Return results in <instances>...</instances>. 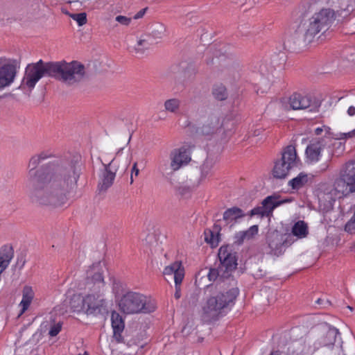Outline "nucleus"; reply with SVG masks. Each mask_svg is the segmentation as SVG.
I'll return each mask as SVG.
<instances>
[{
	"label": "nucleus",
	"mask_w": 355,
	"mask_h": 355,
	"mask_svg": "<svg viewBox=\"0 0 355 355\" xmlns=\"http://www.w3.org/2000/svg\"><path fill=\"white\" fill-rule=\"evenodd\" d=\"M49 156L44 153L33 156L28 162L27 187L32 200L40 205L60 207L69 200L80 175L76 162L60 161L37 169Z\"/></svg>",
	"instance_id": "obj_1"
},
{
	"label": "nucleus",
	"mask_w": 355,
	"mask_h": 355,
	"mask_svg": "<svg viewBox=\"0 0 355 355\" xmlns=\"http://www.w3.org/2000/svg\"><path fill=\"white\" fill-rule=\"evenodd\" d=\"M85 75V67L76 61L67 62H48L40 60L35 63L28 64L18 89L31 93L37 83L44 76L58 79L68 85L79 82Z\"/></svg>",
	"instance_id": "obj_2"
},
{
	"label": "nucleus",
	"mask_w": 355,
	"mask_h": 355,
	"mask_svg": "<svg viewBox=\"0 0 355 355\" xmlns=\"http://www.w3.org/2000/svg\"><path fill=\"white\" fill-rule=\"evenodd\" d=\"M355 193V160L345 162L332 184H322L317 191L319 206L323 211L333 207L335 201Z\"/></svg>",
	"instance_id": "obj_3"
},
{
	"label": "nucleus",
	"mask_w": 355,
	"mask_h": 355,
	"mask_svg": "<svg viewBox=\"0 0 355 355\" xmlns=\"http://www.w3.org/2000/svg\"><path fill=\"white\" fill-rule=\"evenodd\" d=\"M105 287V282L101 263L92 264L86 271L85 288L89 293L82 300V309L87 314L100 313L106 306Z\"/></svg>",
	"instance_id": "obj_4"
},
{
	"label": "nucleus",
	"mask_w": 355,
	"mask_h": 355,
	"mask_svg": "<svg viewBox=\"0 0 355 355\" xmlns=\"http://www.w3.org/2000/svg\"><path fill=\"white\" fill-rule=\"evenodd\" d=\"M333 24H299L293 33L284 42L285 50L291 53H300L315 44L322 35L333 28Z\"/></svg>",
	"instance_id": "obj_5"
},
{
	"label": "nucleus",
	"mask_w": 355,
	"mask_h": 355,
	"mask_svg": "<svg viewBox=\"0 0 355 355\" xmlns=\"http://www.w3.org/2000/svg\"><path fill=\"white\" fill-rule=\"evenodd\" d=\"M205 292L209 293V296L202 306V318L206 322L215 321L225 315L234 305L239 295L236 288L221 291L213 285L207 286Z\"/></svg>",
	"instance_id": "obj_6"
},
{
	"label": "nucleus",
	"mask_w": 355,
	"mask_h": 355,
	"mask_svg": "<svg viewBox=\"0 0 355 355\" xmlns=\"http://www.w3.org/2000/svg\"><path fill=\"white\" fill-rule=\"evenodd\" d=\"M121 312L127 315L150 313L155 311L156 303L144 295L128 291L123 295L118 302Z\"/></svg>",
	"instance_id": "obj_7"
},
{
	"label": "nucleus",
	"mask_w": 355,
	"mask_h": 355,
	"mask_svg": "<svg viewBox=\"0 0 355 355\" xmlns=\"http://www.w3.org/2000/svg\"><path fill=\"white\" fill-rule=\"evenodd\" d=\"M170 164H160L158 169L163 176L167 177L187 165L191 160V149L189 146H182L172 150L169 155Z\"/></svg>",
	"instance_id": "obj_8"
},
{
	"label": "nucleus",
	"mask_w": 355,
	"mask_h": 355,
	"mask_svg": "<svg viewBox=\"0 0 355 355\" xmlns=\"http://www.w3.org/2000/svg\"><path fill=\"white\" fill-rule=\"evenodd\" d=\"M300 165V159L297 155L295 147L289 145L284 149L282 158L275 162L273 175L277 178H284L290 171L298 168Z\"/></svg>",
	"instance_id": "obj_9"
},
{
	"label": "nucleus",
	"mask_w": 355,
	"mask_h": 355,
	"mask_svg": "<svg viewBox=\"0 0 355 355\" xmlns=\"http://www.w3.org/2000/svg\"><path fill=\"white\" fill-rule=\"evenodd\" d=\"M154 44L155 42L148 33L139 32L128 38V50L135 57L142 58L148 55Z\"/></svg>",
	"instance_id": "obj_10"
},
{
	"label": "nucleus",
	"mask_w": 355,
	"mask_h": 355,
	"mask_svg": "<svg viewBox=\"0 0 355 355\" xmlns=\"http://www.w3.org/2000/svg\"><path fill=\"white\" fill-rule=\"evenodd\" d=\"M19 65L16 60L0 57V92L10 87L15 80Z\"/></svg>",
	"instance_id": "obj_11"
},
{
	"label": "nucleus",
	"mask_w": 355,
	"mask_h": 355,
	"mask_svg": "<svg viewBox=\"0 0 355 355\" xmlns=\"http://www.w3.org/2000/svg\"><path fill=\"white\" fill-rule=\"evenodd\" d=\"M266 242L269 251L268 254L279 257L292 244L291 236L277 230L268 232Z\"/></svg>",
	"instance_id": "obj_12"
},
{
	"label": "nucleus",
	"mask_w": 355,
	"mask_h": 355,
	"mask_svg": "<svg viewBox=\"0 0 355 355\" xmlns=\"http://www.w3.org/2000/svg\"><path fill=\"white\" fill-rule=\"evenodd\" d=\"M293 110H307L310 112H317L321 105L319 100L300 94H293L288 100Z\"/></svg>",
	"instance_id": "obj_13"
},
{
	"label": "nucleus",
	"mask_w": 355,
	"mask_h": 355,
	"mask_svg": "<svg viewBox=\"0 0 355 355\" xmlns=\"http://www.w3.org/2000/svg\"><path fill=\"white\" fill-rule=\"evenodd\" d=\"M329 137L327 136L321 138L313 139L305 150L306 161L309 164L318 162L322 156V152L328 144Z\"/></svg>",
	"instance_id": "obj_14"
},
{
	"label": "nucleus",
	"mask_w": 355,
	"mask_h": 355,
	"mask_svg": "<svg viewBox=\"0 0 355 355\" xmlns=\"http://www.w3.org/2000/svg\"><path fill=\"white\" fill-rule=\"evenodd\" d=\"M288 202V200H280L276 196H269L261 202V206L256 207L250 211V216H259L268 217L272 215L273 210L278 206Z\"/></svg>",
	"instance_id": "obj_15"
},
{
	"label": "nucleus",
	"mask_w": 355,
	"mask_h": 355,
	"mask_svg": "<svg viewBox=\"0 0 355 355\" xmlns=\"http://www.w3.org/2000/svg\"><path fill=\"white\" fill-rule=\"evenodd\" d=\"M104 170L102 171L98 182V189L100 191H106L110 188L115 179L117 168L114 165L113 159L109 164H105Z\"/></svg>",
	"instance_id": "obj_16"
},
{
	"label": "nucleus",
	"mask_w": 355,
	"mask_h": 355,
	"mask_svg": "<svg viewBox=\"0 0 355 355\" xmlns=\"http://www.w3.org/2000/svg\"><path fill=\"white\" fill-rule=\"evenodd\" d=\"M259 71L262 76L261 81L259 83V88L257 90L259 94H264L270 89L271 83L273 82V72L275 68L268 66L267 63H261L259 65Z\"/></svg>",
	"instance_id": "obj_17"
},
{
	"label": "nucleus",
	"mask_w": 355,
	"mask_h": 355,
	"mask_svg": "<svg viewBox=\"0 0 355 355\" xmlns=\"http://www.w3.org/2000/svg\"><path fill=\"white\" fill-rule=\"evenodd\" d=\"M218 255L221 268H225L227 271H231L236 268L237 265L236 257L228 246L220 247Z\"/></svg>",
	"instance_id": "obj_18"
},
{
	"label": "nucleus",
	"mask_w": 355,
	"mask_h": 355,
	"mask_svg": "<svg viewBox=\"0 0 355 355\" xmlns=\"http://www.w3.org/2000/svg\"><path fill=\"white\" fill-rule=\"evenodd\" d=\"M164 276H173L174 282H182L185 270L182 261H175L166 266L162 272Z\"/></svg>",
	"instance_id": "obj_19"
},
{
	"label": "nucleus",
	"mask_w": 355,
	"mask_h": 355,
	"mask_svg": "<svg viewBox=\"0 0 355 355\" xmlns=\"http://www.w3.org/2000/svg\"><path fill=\"white\" fill-rule=\"evenodd\" d=\"M111 323L113 329L114 338L117 342L122 341L121 333L123 332L125 324L122 316L116 311L112 312Z\"/></svg>",
	"instance_id": "obj_20"
},
{
	"label": "nucleus",
	"mask_w": 355,
	"mask_h": 355,
	"mask_svg": "<svg viewBox=\"0 0 355 355\" xmlns=\"http://www.w3.org/2000/svg\"><path fill=\"white\" fill-rule=\"evenodd\" d=\"M35 293L33 288L30 286H25L22 290V299L19 304L21 308L19 317L23 315L29 308Z\"/></svg>",
	"instance_id": "obj_21"
},
{
	"label": "nucleus",
	"mask_w": 355,
	"mask_h": 355,
	"mask_svg": "<svg viewBox=\"0 0 355 355\" xmlns=\"http://www.w3.org/2000/svg\"><path fill=\"white\" fill-rule=\"evenodd\" d=\"M244 216L243 211L241 209L234 207L227 209L224 213L223 216V221L225 225L232 226L239 218Z\"/></svg>",
	"instance_id": "obj_22"
},
{
	"label": "nucleus",
	"mask_w": 355,
	"mask_h": 355,
	"mask_svg": "<svg viewBox=\"0 0 355 355\" xmlns=\"http://www.w3.org/2000/svg\"><path fill=\"white\" fill-rule=\"evenodd\" d=\"M14 255L12 248L4 245L0 249V275L9 266Z\"/></svg>",
	"instance_id": "obj_23"
},
{
	"label": "nucleus",
	"mask_w": 355,
	"mask_h": 355,
	"mask_svg": "<svg viewBox=\"0 0 355 355\" xmlns=\"http://www.w3.org/2000/svg\"><path fill=\"white\" fill-rule=\"evenodd\" d=\"M259 227L257 225L250 227L245 231L237 232L234 237V243L237 245H241L245 240H250L258 234Z\"/></svg>",
	"instance_id": "obj_24"
},
{
	"label": "nucleus",
	"mask_w": 355,
	"mask_h": 355,
	"mask_svg": "<svg viewBox=\"0 0 355 355\" xmlns=\"http://www.w3.org/2000/svg\"><path fill=\"white\" fill-rule=\"evenodd\" d=\"M220 126V121L217 116H211L207 119L202 126L198 130L200 134L209 135L213 134Z\"/></svg>",
	"instance_id": "obj_25"
},
{
	"label": "nucleus",
	"mask_w": 355,
	"mask_h": 355,
	"mask_svg": "<svg viewBox=\"0 0 355 355\" xmlns=\"http://www.w3.org/2000/svg\"><path fill=\"white\" fill-rule=\"evenodd\" d=\"M336 19V13L331 8H322L313 16V22H331Z\"/></svg>",
	"instance_id": "obj_26"
},
{
	"label": "nucleus",
	"mask_w": 355,
	"mask_h": 355,
	"mask_svg": "<svg viewBox=\"0 0 355 355\" xmlns=\"http://www.w3.org/2000/svg\"><path fill=\"white\" fill-rule=\"evenodd\" d=\"M215 162L211 158L205 159L200 167V179L205 180L211 178L214 175Z\"/></svg>",
	"instance_id": "obj_27"
},
{
	"label": "nucleus",
	"mask_w": 355,
	"mask_h": 355,
	"mask_svg": "<svg viewBox=\"0 0 355 355\" xmlns=\"http://www.w3.org/2000/svg\"><path fill=\"white\" fill-rule=\"evenodd\" d=\"M339 336V331L336 328H329L325 336L321 338L320 345L322 346L329 347L333 345Z\"/></svg>",
	"instance_id": "obj_28"
},
{
	"label": "nucleus",
	"mask_w": 355,
	"mask_h": 355,
	"mask_svg": "<svg viewBox=\"0 0 355 355\" xmlns=\"http://www.w3.org/2000/svg\"><path fill=\"white\" fill-rule=\"evenodd\" d=\"M292 234L298 239L306 237L309 234L308 226L304 220H298L292 227Z\"/></svg>",
	"instance_id": "obj_29"
},
{
	"label": "nucleus",
	"mask_w": 355,
	"mask_h": 355,
	"mask_svg": "<svg viewBox=\"0 0 355 355\" xmlns=\"http://www.w3.org/2000/svg\"><path fill=\"white\" fill-rule=\"evenodd\" d=\"M181 103V100L178 98L167 99L164 103V110L167 112L176 114L180 110Z\"/></svg>",
	"instance_id": "obj_30"
},
{
	"label": "nucleus",
	"mask_w": 355,
	"mask_h": 355,
	"mask_svg": "<svg viewBox=\"0 0 355 355\" xmlns=\"http://www.w3.org/2000/svg\"><path fill=\"white\" fill-rule=\"evenodd\" d=\"M147 33L150 34L153 42L155 39L162 38L166 33L164 24H152Z\"/></svg>",
	"instance_id": "obj_31"
},
{
	"label": "nucleus",
	"mask_w": 355,
	"mask_h": 355,
	"mask_svg": "<svg viewBox=\"0 0 355 355\" xmlns=\"http://www.w3.org/2000/svg\"><path fill=\"white\" fill-rule=\"evenodd\" d=\"M214 232L209 230L208 232H205V241L207 243H210L212 247L218 245L219 241L218 232L220 230V227L218 224H214Z\"/></svg>",
	"instance_id": "obj_32"
},
{
	"label": "nucleus",
	"mask_w": 355,
	"mask_h": 355,
	"mask_svg": "<svg viewBox=\"0 0 355 355\" xmlns=\"http://www.w3.org/2000/svg\"><path fill=\"white\" fill-rule=\"evenodd\" d=\"M307 181V175L304 173H300L297 177L290 180L289 185L294 189H299L302 187Z\"/></svg>",
	"instance_id": "obj_33"
},
{
	"label": "nucleus",
	"mask_w": 355,
	"mask_h": 355,
	"mask_svg": "<svg viewBox=\"0 0 355 355\" xmlns=\"http://www.w3.org/2000/svg\"><path fill=\"white\" fill-rule=\"evenodd\" d=\"M213 95L217 100L223 101L227 98V92L225 87L221 84L216 85L213 88Z\"/></svg>",
	"instance_id": "obj_34"
},
{
	"label": "nucleus",
	"mask_w": 355,
	"mask_h": 355,
	"mask_svg": "<svg viewBox=\"0 0 355 355\" xmlns=\"http://www.w3.org/2000/svg\"><path fill=\"white\" fill-rule=\"evenodd\" d=\"M148 8H144L139 11H138L134 16L131 17H127L122 15H119L116 17V21L117 22H130L132 19L137 20L141 19L144 15L146 14Z\"/></svg>",
	"instance_id": "obj_35"
},
{
	"label": "nucleus",
	"mask_w": 355,
	"mask_h": 355,
	"mask_svg": "<svg viewBox=\"0 0 355 355\" xmlns=\"http://www.w3.org/2000/svg\"><path fill=\"white\" fill-rule=\"evenodd\" d=\"M340 28L341 33L345 35H354L355 34V24H341Z\"/></svg>",
	"instance_id": "obj_36"
},
{
	"label": "nucleus",
	"mask_w": 355,
	"mask_h": 355,
	"mask_svg": "<svg viewBox=\"0 0 355 355\" xmlns=\"http://www.w3.org/2000/svg\"><path fill=\"white\" fill-rule=\"evenodd\" d=\"M62 329V324L61 323H57L53 325H52L49 329V334L51 337H54L57 336Z\"/></svg>",
	"instance_id": "obj_37"
},
{
	"label": "nucleus",
	"mask_w": 355,
	"mask_h": 355,
	"mask_svg": "<svg viewBox=\"0 0 355 355\" xmlns=\"http://www.w3.org/2000/svg\"><path fill=\"white\" fill-rule=\"evenodd\" d=\"M71 17L76 22H86L87 21V15L85 12L72 14Z\"/></svg>",
	"instance_id": "obj_38"
},
{
	"label": "nucleus",
	"mask_w": 355,
	"mask_h": 355,
	"mask_svg": "<svg viewBox=\"0 0 355 355\" xmlns=\"http://www.w3.org/2000/svg\"><path fill=\"white\" fill-rule=\"evenodd\" d=\"M345 231L352 233L355 231V217H352L351 219L346 223L345 227Z\"/></svg>",
	"instance_id": "obj_39"
},
{
	"label": "nucleus",
	"mask_w": 355,
	"mask_h": 355,
	"mask_svg": "<svg viewBox=\"0 0 355 355\" xmlns=\"http://www.w3.org/2000/svg\"><path fill=\"white\" fill-rule=\"evenodd\" d=\"M219 275V271L216 268H210L207 274L209 281H215Z\"/></svg>",
	"instance_id": "obj_40"
},
{
	"label": "nucleus",
	"mask_w": 355,
	"mask_h": 355,
	"mask_svg": "<svg viewBox=\"0 0 355 355\" xmlns=\"http://www.w3.org/2000/svg\"><path fill=\"white\" fill-rule=\"evenodd\" d=\"M139 173V168H137V163H135L132 166V172H131V175H130V184H132L133 182H134V178H133V176H137Z\"/></svg>",
	"instance_id": "obj_41"
},
{
	"label": "nucleus",
	"mask_w": 355,
	"mask_h": 355,
	"mask_svg": "<svg viewBox=\"0 0 355 355\" xmlns=\"http://www.w3.org/2000/svg\"><path fill=\"white\" fill-rule=\"evenodd\" d=\"M181 284L182 282H175V292L174 294V297L176 299H179L181 297Z\"/></svg>",
	"instance_id": "obj_42"
},
{
	"label": "nucleus",
	"mask_w": 355,
	"mask_h": 355,
	"mask_svg": "<svg viewBox=\"0 0 355 355\" xmlns=\"http://www.w3.org/2000/svg\"><path fill=\"white\" fill-rule=\"evenodd\" d=\"M324 128L326 130L327 133H328V132H329V128L328 127L323 126V127H321V128H320V127H318V128H315V131H314V132H315V134L316 135H321V133L322 132V131H323Z\"/></svg>",
	"instance_id": "obj_43"
},
{
	"label": "nucleus",
	"mask_w": 355,
	"mask_h": 355,
	"mask_svg": "<svg viewBox=\"0 0 355 355\" xmlns=\"http://www.w3.org/2000/svg\"><path fill=\"white\" fill-rule=\"evenodd\" d=\"M355 135V129L351 132H349L347 133H343V137H341L342 139H345L347 137H352Z\"/></svg>",
	"instance_id": "obj_44"
},
{
	"label": "nucleus",
	"mask_w": 355,
	"mask_h": 355,
	"mask_svg": "<svg viewBox=\"0 0 355 355\" xmlns=\"http://www.w3.org/2000/svg\"><path fill=\"white\" fill-rule=\"evenodd\" d=\"M347 114L352 116L355 114V107L354 106H350L349 107L347 110Z\"/></svg>",
	"instance_id": "obj_45"
},
{
	"label": "nucleus",
	"mask_w": 355,
	"mask_h": 355,
	"mask_svg": "<svg viewBox=\"0 0 355 355\" xmlns=\"http://www.w3.org/2000/svg\"><path fill=\"white\" fill-rule=\"evenodd\" d=\"M350 51H352L351 53V58L350 60L352 61H355V49H350Z\"/></svg>",
	"instance_id": "obj_46"
},
{
	"label": "nucleus",
	"mask_w": 355,
	"mask_h": 355,
	"mask_svg": "<svg viewBox=\"0 0 355 355\" xmlns=\"http://www.w3.org/2000/svg\"><path fill=\"white\" fill-rule=\"evenodd\" d=\"M321 166H323V168H322V171H325L329 167V165L327 163L322 164Z\"/></svg>",
	"instance_id": "obj_47"
},
{
	"label": "nucleus",
	"mask_w": 355,
	"mask_h": 355,
	"mask_svg": "<svg viewBox=\"0 0 355 355\" xmlns=\"http://www.w3.org/2000/svg\"><path fill=\"white\" fill-rule=\"evenodd\" d=\"M85 24H82V23H80V24H78V27H79V29L78 30V31H82V27L83 26V25H85Z\"/></svg>",
	"instance_id": "obj_48"
},
{
	"label": "nucleus",
	"mask_w": 355,
	"mask_h": 355,
	"mask_svg": "<svg viewBox=\"0 0 355 355\" xmlns=\"http://www.w3.org/2000/svg\"><path fill=\"white\" fill-rule=\"evenodd\" d=\"M270 355H280L278 352H272Z\"/></svg>",
	"instance_id": "obj_49"
},
{
	"label": "nucleus",
	"mask_w": 355,
	"mask_h": 355,
	"mask_svg": "<svg viewBox=\"0 0 355 355\" xmlns=\"http://www.w3.org/2000/svg\"><path fill=\"white\" fill-rule=\"evenodd\" d=\"M321 301H322V300L319 298V299H318L316 300V303L318 304H321Z\"/></svg>",
	"instance_id": "obj_50"
},
{
	"label": "nucleus",
	"mask_w": 355,
	"mask_h": 355,
	"mask_svg": "<svg viewBox=\"0 0 355 355\" xmlns=\"http://www.w3.org/2000/svg\"><path fill=\"white\" fill-rule=\"evenodd\" d=\"M347 308L350 310V311H352L353 310V308L350 306H347Z\"/></svg>",
	"instance_id": "obj_51"
},
{
	"label": "nucleus",
	"mask_w": 355,
	"mask_h": 355,
	"mask_svg": "<svg viewBox=\"0 0 355 355\" xmlns=\"http://www.w3.org/2000/svg\"><path fill=\"white\" fill-rule=\"evenodd\" d=\"M79 355H89L87 352H85L83 354H79Z\"/></svg>",
	"instance_id": "obj_52"
}]
</instances>
